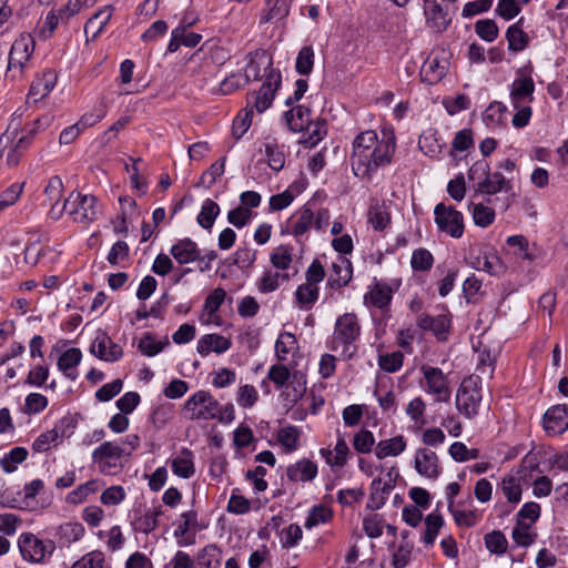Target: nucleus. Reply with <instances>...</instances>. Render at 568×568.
<instances>
[{
  "instance_id": "1",
  "label": "nucleus",
  "mask_w": 568,
  "mask_h": 568,
  "mask_svg": "<svg viewBox=\"0 0 568 568\" xmlns=\"http://www.w3.org/2000/svg\"><path fill=\"white\" fill-rule=\"evenodd\" d=\"M395 150L396 138L392 130L383 131L382 138L373 130L361 132L353 141V173L359 179L371 180L378 169L390 164Z\"/></svg>"
},
{
  "instance_id": "2",
  "label": "nucleus",
  "mask_w": 568,
  "mask_h": 568,
  "mask_svg": "<svg viewBox=\"0 0 568 568\" xmlns=\"http://www.w3.org/2000/svg\"><path fill=\"white\" fill-rule=\"evenodd\" d=\"M64 213L79 224L88 225L95 221L100 214L98 200L91 194L71 192L61 206L53 205L48 212L50 219L59 220Z\"/></svg>"
},
{
  "instance_id": "3",
  "label": "nucleus",
  "mask_w": 568,
  "mask_h": 568,
  "mask_svg": "<svg viewBox=\"0 0 568 568\" xmlns=\"http://www.w3.org/2000/svg\"><path fill=\"white\" fill-rule=\"evenodd\" d=\"M483 399L481 381L479 376L464 378L455 398L457 410L466 418L471 419L478 415Z\"/></svg>"
},
{
  "instance_id": "4",
  "label": "nucleus",
  "mask_w": 568,
  "mask_h": 568,
  "mask_svg": "<svg viewBox=\"0 0 568 568\" xmlns=\"http://www.w3.org/2000/svg\"><path fill=\"white\" fill-rule=\"evenodd\" d=\"M359 334L361 326L357 316L354 313H345L336 320L331 348L335 352L342 348V353L351 357L349 348Z\"/></svg>"
},
{
  "instance_id": "5",
  "label": "nucleus",
  "mask_w": 568,
  "mask_h": 568,
  "mask_svg": "<svg viewBox=\"0 0 568 568\" xmlns=\"http://www.w3.org/2000/svg\"><path fill=\"white\" fill-rule=\"evenodd\" d=\"M183 412L189 419H214L220 414V404L206 390H199L194 393L184 403Z\"/></svg>"
},
{
  "instance_id": "6",
  "label": "nucleus",
  "mask_w": 568,
  "mask_h": 568,
  "mask_svg": "<svg viewBox=\"0 0 568 568\" xmlns=\"http://www.w3.org/2000/svg\"><path fill=\"white\" fill-rule=\"evenodd\" d=\"M125 447L119 443L104 442L92 453V460L98 465L100 473L106 475L116 474L122 469V457L125 456Z\"/></svg>"
},
{
  "instance_id": "7",
  "label": "nucleus",
  "mask_w": 568,
  "mask_h": 568,
  "mask_svg": "<svg viewBox=\"0 0 568 568\" xmlns=\"http://www.w3.org/2000/svg\"><path fill=\"white\" fill-rule=\"evenodd\" d=\"M419 371L423 376L422 386L424 387L425 393L432 395L436 403L448 402L452 395V389L449 381L443 371L430 365H422Z\"/></svg>"
},
{
  "instance_id": "8",
  "label": "nucleus",
  "mask_w": 568,
  "mask_h": 568,
  "mask_svg": "<svg viewBox=\"0 0 568 568\" xmlns=\"http://www.w3.org/2000/svg\"><path fill=\"white\" fill-rule=\"evenodd\" d=\"M449 52L444 48H435L430 51L420 68V78L428 84L439 82L449 68Z\"/></svg>"
},
{
  "instance_id": "9",
  "label": "nucleus",
  "mask_w": 568,
  "mask_h": 568,
  "mask_svg": "<svg viewBox=\"0 0 568 568\" xmlns=\"http://www.w3.org/2000/svg\"><path fill=\"white\" fill-rule=\"evenodd\" d=\"M435 223L440 232L454 239H460L464 234V216L454 206L439 203L434 209Z\"/></svg>"
},
{
  "instance_id": "10",
  "label": "nucleus",
  "mask_w": 568,
  "mask_h": 568,
  "mask_svg": "<svg viewBox=\"0 0 568 568\" xmlns=\"http://www.w3.org/2000/svg\"><path fill=\"white\" fill-rule=\"evenodd\" d=\"M19 548L23 559L31 562H43L47 556H51L55 549V542H44L32 534L20 536Z\"/></svg>"
},
{
  "instance_id": "11",
  "label": "nucleus",
  "mask_w": 568,
  "mask_h": 568,
  "mask_svg": "<svg viewBox=\"0 0 568 568\" xmlns=\"http://www.w3.org/2000/svg\"><path fill=\"white\" fill-rule=\"evenodd\" d=\"M424 16L427 28L436 33L445 32L452 23L448 4L442 0H424Z\"/></svg>"
},
{
  "instance_id": "12",
  "label": "nucleus",
  "mask_w": 568,
  "mask_h": 568,
  "mask_svg": "<svg viewBox=\"0 0 568 568\" xmlns=\"http://www.w3.org/2000/svg\"><path fill=\"white\" fill-rule=\"evenodd\" d=\"M280 84V72L271 70L260 90L252 95L246 108L252 109V111L256 110L258 113L267 110L273 103L275 92Z\"/></svg>"
},
{
  "instance_id": "13",
  "label": "nucleus",
  "mask_w": 568,
  "mask_h": 568,
  "mask_svg": "<svg viewBox=\"0 0 568 568\" xmlns=\"http://www.w3.org/2000/svg\"><path fill=\"white\" fill-rule=\"evenodd\" d=\"M413 466L419 476L429 480H436L443 470L437 454L428 447L415 450Z\"/></svg>"
},
{
  "instance_id": "14",
  "label": "nucleus",
  "mask_w": 568,
  "mask_h": 568,
  "mask_svg": "<svg viewBox=\"0 0 568 568\" xmlns=\"http://www.w3.org/2000/svg\"><path fill=\"white\" fill-rule=\"evenodd\" d=\"M34 50V40L29 33H22L18 37L10 50L8 70L12 71L17 69L19 72L22 71L26 63L29 61Z\"/></svg>"
},
{
  "instance_id": "15",
  "label": "nucleus",
  "mask_w": 568,
  "mask_h": 568,
  "mask_svg": "<svg viewBox=\"0 0 568 568\" xmlns=\"http://www.w3.org/2000/svg\"><path fill=\"white\" fill-rule=\"evenodd\" d=\"M90 352L98 358L105 362H116L123 355V349L114 343L105 333H98L90 345Z\"/></svg>"
},
{
  "instance_id": "16",
  "label": "nucleus",
  "mask_w": 568,
  "mask_h": 568,
  "mask_svg": "<svg viewBox=\"0 0 568 568\" xmlns=\"http://www.w3.org/2000/svg\"><path fill=\"white\" fill-rule=\"evenodd\" d=\"M544 429L550 436L565 433L568 429V406L550 407L544 415Z\"/></svg>"
},
{
  "instance_id": "17",
  "label": "nucleus",
  "mask_w": 568,
  "mask_h": 568,
  "mask_svg": "<svg viewBox=\"0 0 568 568\" xmlns=\"http://www.w3.org/2000/svg\"><path fill=\"white\" fill-rule=\"evenodd\" d=\"M271 65L272 58L267 54V52L262 49L255 50L247 55V63L245 73L243 75L247 83L252 80H260L271 68Z\"/></svg>"
},
{
  "instance_id": "18",
  "label": "nucleus",
  "mask_w": 568,
  "mask_h": 568,
  "mask_svg": "<svg viewBox=\"0 0 568 568\" xmlns=\"http://www.w3.org/2000/svg\"><path fill=\"white\" fill-rule=\"evenodd\" d=\"M535 83L530 77L520 73L511 83L510 102L513 106L530 104L534 100Z\"/></svg>"
},
{
  "instance_id": "19",
  "label": "nucleus",
  "mask_w": 568,
  "mask_h": 568,
  "mask_svg": "<svg viewBox=\"0 0 568 568\" xmlns=\"http://www.w3.org/2000/svg\"><path fill=\"white\" fill-rule=\"evenodd\" d=\"M317 464L307 458H302L286 468V477L293 483H310L317 476Z\"/></svg>"
},
{
  "instance_id": "20",
  "label": "nucleus",
  "mask_w": 568,
  "mask_h": 568,
  "mask_svg": "<svg viewBox=\"0 0 568 568\" xmlns=\"http://www.w3.org/2000/svg\"><path fill=\"white\" fill-rule=\"evenodd\" d=\"M511 178L505 176L500 171L488 172L481 183L476 184V193L495 195L500 192H509L513 189Z\"/></svg>"
},
{
  "instance_id": "21",
  "label": "nucleus",
  "mask_w": 568,
  "mask_h": 568,
  "mask_svg": "<svg viewBox=\"0 0 568 568\" xmlns=\"http://www.w3.org/2000/svg\"><path fill=\"white\" fill-rule=\"evenodd\" d=\"M41 122L42 119L36 120L33 125L27 131V133L20 136L10 145L6 155V161L8 165L16 166L20 162L22 154L31 144L33 136L36 135L38 129L41 125Z\"/></svg>"
},
{
  "instance_id": "22",
  "label": "nucleus",
  "mask_w": 568,
  "mask_h": 568,
  "mask_svg": "<svg viewBox=\"0 0 568 568\" xmlns=\"http://www.w3.org/2000/svg\"><path fill=\"white\" fill-rule=\"evenodd\" d=\"M57 75L53 71L48 70L40 77H37L31 83L29 93L27 95V103L39 102L45 98L55 87Z\"/></svg>"
},
{
  "instance_id": "23",
  "label": "nucleus",
  "mask_w": 568,
  "mask_h": 568,
  "mask_svg": "<svg viewBox=\"0 0 568 568\" xmlns=\"http://www.w3.org/2000/svg\"><path fill=\"white\" fill-rule=\"evenodd\" d=\"M85 528L77 521H68L59 525L55 529V539L60 548H69L84 536Z\"/></svg>"
},
{
  "instance_id": "24",
  "label": "nucleus",
  "mask_w": 568,
  "mask_h": 568,
  "mask_svg": "<svg viewBox=\"0 0 568 568\" xmlns=\"http://www.w3.org/2000/svg\"><path fill=\"white\" fill-rule=\"evenodd\" d=\"M284 120L293 132L310 130L312 124L311 110L304 105L292 106L284 113Z\"/></svg>"
},
{
  "instance_id": "25",
  "label": "nucleus",
  "mask_w": 568,
  "mask_h": 568,
  "mask_svg": "<svg viewBox=\"0 0 568 568\" xmlns=\"http://www.w3.org/2000/svg\"><path fill=\"white\" fill-rule=\"evenodd\" d=\"M231 345V341L222 335L206 334L197 341L196 351L201 356L205 357L211 352L217 354L225 353L230 349Z\"/></svg>"
},
{
  "instance_id": "26",
  "label": "nucleus",
  "mask_w": 568,
  "mask_h": 568,
  "mask_svg": "<svg viewBox=\"0 0 568 568\" xmlns=\"http://www.w3.org/2000/svg\"><path fill=\"white\" fill-rule=\"evenodd\" d=\"M81 359L82 352L80 348H68L58 358V369L62 372L67 378L75 381L78 378L77 366L80 364Z\"/></svg>"
},
{
  "instance_id": "27",
  "label": "nucleus",
  "mask_w": 568,
  "mask_h": 568,
  "mask_svg": "<svg viewBox=\"0 0 568 568\" xmlns=\"http://www.w3.org/2000/svg\"><path fill=\"white\" fill-rule=\"evenodd\" d=\"M407 440L403 435H396L388 439H383L375 446V456L382 460L387 457H396L406 450Z\"/></svg>"
},
{
  "instance_id": "28",
  "label": "nucleus",
  "mask_w": 568,
  "mask_h": 568,
  "mask_svg": "<svg viewBox=\"0 0 568 568\" xmlns=\"http://www.w3.org/2000/svg\"><path fill=\"white\" fill-rule=\"evenodd\" d=\"M320 455L332 468H342L346 465L349 456V448L343 437H339L336 442L334 450L329 448H321Z\"/></svg>"
},
{
  "instance_id": "29",
  "label": "nucleus",
  "mask_w": 568,
  "mask_h": 568,
  "mask_svg": "<svg viewBox=\"0 0 568 568\" xmlns=\"http://www.w3.org/2000/svg\"><path fill=\"white\" fill-rule=\"evenodd\" d=\"M367 221L374 231H384L392 221L389 206L385 202L372 204L367 211Z\"/></svg>"
},
{
  "instance_id": "30",
  "label": "nucleus",
  "mask_w": 568,
  "mask_h": 568,
  "mask_svg": "<svg viewBox=\"0 0 568 568\" xmlns=\"http://www.w3.org/2000/svg\"><path fill=\"white\" fill-rule=\"evenodd\" d=\"M171 254L179 264H189L200 257V250L195 242L183 239L171 247Z\"/></svg>"
},
{
  "instance_id": "31",
  "label": "nucleus",
  "mask_w": 568,
  "mask_h": 568,
  "mask_svg": "<svg viewBox=\"0 0 568 568\" xmlns=\"http://www.w3.org/2000/svg\"><path fill=\"white\" fill-rule=\"evenodd\" d=\"M114 7L111 4L104 6L98 12H95L85 23L84 33L88 37L89 33L92 34V39L99 37V34L104 30L105 26L111 20L113 14Z\"/></svg>"
},
{
  "instance_id": "32",
  "label": "nucleus",
  "mask_w": 568,
  "mask_h": 568,
  "mask_svg": "<svg viewBox=\"0 0 568 568\" xmlns=\"http://www.w3.org/2000/svg\"><path fill=\"white\" fill-rule=\"evenodd\" d=\"M352 278V264L348 260L339 257L337 262L333 263L332 272L328 277V285L331 287L341 288L349 283Z\"/></svg>"
},
{
  "instance_id": "33",
  "label": "nucleus",
  "mask_w": 568,
  "mask_h": 568,
  "mask_svg": "<svg viewBox=\"0 0 568 568\" xmlns=\"http://www.w3.org/2000/svg\"><path fill=\"white\" fill-rule=\"evenodd\" d=\"M418 326L424 331L433 332L438 339H445L449 327V320L446 315H420L417 321Z\"/></svg>"
},
{
  "instance_id": "34",
  "label": "nucleus",
  "mask_w": 568,
  "mask_h": 568,
  "mask_svg": "<svg viewBox=\"0 0 568 568\" xmlns=\"http://www.w3.org/2000/svg\"><path fill=\"white\" fill-rule=\"evenodd\" d=\"M172 471L182 478H190L194 475L195 468L193 463V454L184 448L171 462Z\"/></svg>"
},
{
  "instance_id": "35",
  "label": "nucleus",
  "mask_w": 568,
  "mask_h": 568,
  "mask_svg": "<svg viewBox=\"0 0 568 568\" xmlns=\"http://www.w3.org/2000/svg\"><path fill=\"white\" fill-rule=\"evenodd\" d=\"M294 0H266L267 12L261 18V23L277 22L285 19Z\"/></svg>"
},
{
  "instance_id": "36",
  "label": "nucleus",
  "mask_w": 568,
  "mask_h": 568,
  "mask_svg": "<svg viewBox=\"0 0 568 568\" xmlns=\"http://www.w3.org/2000/svg\"><path fill=\"white\" fill-rule=\"evenodd\" d=\"M295 302L301 310L310 311L320 296V287L303 283L295 291Z\"/></svg>"
},
{
  "instance_id": "37",
  "label": "nucleus",
  "mask_w": 568,
  "mask_h": 568,
  "mask_svg": "<svg viewBox=\"0 0 568 568\" xmlns=\"http://www.w3.org/2000/svg\"><path fill=\"white\" fill-rule=\"evenodd\" d=\"M314 213L307 206H303L291 222L290 232L295 236H301L308 232L313 225Z\"/></svg>"
},
{
  "instance_id": "38",
  "label": "nucleus",
  "mask_w": 568,
  "mask_h": 568,
  "mask_svg": "<svg viewBox=\"0 0 568 568\" xmlns=\"http://www.w3.org/2000/svg\"><path fill=\"white\" fill-rule=\"evenodd\" d=\"M444 526V519L438 513H430L425 518V530L422 535V541L426 547L433 546L435 539Z\"/></svg>"
},
{
  "instance_id": "39",
  "label": "nucleus",
  "mask_w": 568,
  "mask_h": 568,
  "mask_svg": "<svg viewBox=\"0 0 568 568\" xmlns=\"http://www.w3.org/2000/svg\"><path fill=\"white\" fill-rule=\"evenodd\" d=\"M365 300L372 305L383 308L387 306L392 300V290L387 284L376 283L369 288V292L365 295Z\"/></svg>"
},
{
  "instance_id": "40",
  "label": "nucleus",
  "mask_w": 568,
  "mask_h": 568,
  "mask_svg": "<svg viewBox=\"0 0 568 568\" xmlns=\"http://www.w3.org/2000/svg\"><path fill=\"white\" fill-rule=\"evenodd\" d=\"M499 488L509 503L518 504L520 501L523 489L518 477L514 475L505 476Z\"/></svg>"
},
{
  "instance_id": "41",
  "label": "nucleus",
  "mask_w": 568,
  "mask_h": 568,
  "mask_svg": "<svg viewBox=\"0 0 568 568\" xmlns=\"http://www.w3.org/2000/svg\"><path fill=\"white\" fill-rule=\"evenodd\" d=\"M296 347L297 341L294 334L288 332L281 333L275 343V356L280 362H285L288 354L294 352Z\"/></svg>"
},
{
  "instance_id": "42",
  "label": "nucleus",
  "mask_w": 568,
  "mask_h": 568,
  "mask_svg": "<svg viewBox=\"0 0 568 568\" xmlns=\"http://www.w3.org/2000/svg\"><path fill=\"white\" fill-rule=\"evenodd\" d=\"M219 214V204L211 199H206L202 204L196 221L203 229L211 230Z\"/></svg>"
},
{
  "instance_id": "43",
  "label": "nucleus",
  "mask_w": 568,
  "mask_h": 568,
  "mask_svg": "<svg viewBox=\"0 0 568 568\" xmlns=\"http://www.w3.org/2000/svg\"><path fill=\"white\" fill-rule=\"evenodd\" d=\"M333 518V511L325 505L314 506L307 514L304 523L306 529H312L321 524H326Z\"/></svg>"
},
{
  "instance_id": "44",
  "label": "nucleus",
  "mask_w": 568,
  "mask_h": 568,
  "mask_svg": "<svg viewBox=\"0 0 568 568\" xmlns=\"http://www.w3.org/2000/svg\"><path fill=\"white\" fill-rule=\"evenodd\" d=\"M425 412L426 403L420 396L410 399L405 408V414L418 428L426 424Z\"/></svg>"
},
{
  "instance_id": "45",
  "label": "nucleus",
  "mask_w": 568,
  "mask_h": 568,
  "mask_svg": "<svg viewBox=\"0 0 568 568\" xmlns=\"http://www.w3.org/2000/svg\"><path fill=\"white\" fill-rule=\"evenodd\" d=\"M28 457V450L24 447H14L0 459V465L6 473H13L18 465L22 464Z\"/></svg>"
},
{
  "instance_id": "46",
  "label": "nucleus",
  "mask_w": 568,
  "mask_h": 568,
  "mask_svg": "<svg viewBox=\"0 0 568 568\" xmlns=\"http://www.w3.org/2000/svg\"><path fill=\"white\" fill-rule=\"evenodd\" d=\"M106 103L104 98H102L99 105L94 106L91 111L85 112L77 122V125L81 128V131H84L100 122L106 115Z\"/></svg>"
},
{
  "instance_id": "47",
  "label": "nucleus",
  "mask_w": 568,
  "mask_h": 568,
  "mask_svg": "<svg viewBox=\"0 0 568 568\" xmlns=\"http://www.w3.org/2000/svg\"><path fill=\"white\" fill-rule=\"evenodd\" d=\"M293 260V247L288 245H280L275 247L270 256L271 264L282 271L290 268Z\"/></svg>"
},
{
  "instance_id": "48",
  "label": "nucleus",
  "mask_w": 568,
  "mask_h": 568,
  "mask_svg": "<svg viewBox=\"0 0 568 568\" xmlns=\"http://www.w3.org/2000/svg\"><path fill=\"white\" fill-rule=\"evenodd\" d=\"M286 397L291 402H297L306 392L305 375L300 372H294L287 383Z\"/></svg>"
},
{
  "instance_id": "49",
  "label": "nucleus",
  "mask_w": 568,
  "mask_h": 568,
  "mask_svg": "<svg viewBox=\"0 0 568 568\" xmlns=\"http://www.w3.org/2000/svg\"><path fill=\"white\" fill-rule=\"evenodd\" d=\"M507 266L503 260L494 252L483 253V266L481 271L493 275L501 276L506 273Z\"/></svg>"
},
{
  "instance_id": "50",
  "label": "nucleus",
  "mask_w": 568,
  "mask_h": 568,
  "mask_svg": "<svg viewBox=\"0 0 568 568\" xmlns=\"http://www.w3.org/2000/svg\"><path fill=\"white\" fill-rule=\"evenodd\" d=\"M300 430L295 426H285L277 432V440L287 453L297 449Z\"/></svg>"
},
{
  "instance_id": "51",
  "label": "nucleus",
  "mask_w": 568,
  "mask_h": 568,
  "mask_svg": "<svg viewBox=\"0 0 568 568\" xmlns=\"http://www.w3.org/2000/svg\"><path fill=\"white\" fill-rule=\"evenodd\" d=\"M162 515L163 510L161 506L148 509L141 517L138 518L136 529L145 534L154 530L158 526V519Z\"/></svg>"
},
{
  "instance_id": "52",
  "label": "nucleus",
  "mask_w": 568,
  "mask_h": 568,
  "mask_svg": "<svg viewBox=\"0 0 568 568\" xmlns=\"http://www.w3.org/2000/svg\"><path fill=\"white\" fill-rule=\"evenodd\" d=\"M486 548L498 556L504 555L508 548L505 535L499 530H493L484 537Z\"/></svg>"
},
{
  "instance_id": "53",
  "label": "nucleus",
  "mask_w": 568,
  "mask_h": 568,
  "mask_svg": "<svg viewBox=\"0 0 568 568\" xmlns=\"http://www.w3.org/2000/svg\"><path fill=\"white\" fill-rule=\"evenodd\" d=\"M222 560V552L215 545L205 546L199 555L201 568H219Z\"/></svg>"
},
{
  "instance_id": "54",
  "label": "nucleus",
  "mask_w": 568,
  "mask_h": 568,
  "mask_svg": "<svg viewBox=\"0 0 568 568\" xmlns=\"http://www.w3.org/2000/svg\"><path fill=\"white\" fill-rule=\"evenodd\" d=\"M281 546L285 549L295 547L303 538V530L297 524H291L283 528L280 534Z\"/></svg>"
},
{
  "instance_id": "55",
  "label": "nucleus",
  "mask_w": 568,
  "mask_h": 568,
  "mask_svg": "<svg viewBox=\"0 0 568 568\" xmlns=\"http://www.w3.org/2000/svg\"><path fill=\"white\" fill-rule=\"evenodd\" d=\"M99 489L98 480H89L80 486H78L74 490L68 494L67 501L69 504H80L84 501L89 495L94 494Z\"/></svg>"
},
{
  "instance_id": "56",
  "label": "nucleus",
  "mask_w": 568,
  "mask_h": 568,
  "mask_svg": "<svg viewBox=\"0 0 568 568\" xmlns=\"http://www.w3.org/2000/svg\"><path fill=\"white\" fill-rule=\"evenodd\" d=\"M166 345H169L168 341H156L152 334L148 333L140 338L138 348L145 356H155L162 352Z\"/></svg>"
},
{
  "instance_id": "57",
  "label": "nucleus",
  "mask_w": 568,
  "mask_h": 568,
  "mask_svg": "<svg viewBox=\"0 0 568 568\" xmlns=\"http://www.w3.org/2000/svg\"><path fill=\"white\" fill-rule=\"evenodd\" d=\"M71 568H106L104 554L92 550L73 562Z\"/></svg>"
},
{
  "instance_id": "58",
  "label": "nucleus",
  "mask_w": 568,
  "mask_h": 568,
  "mask_svg": "<svg viewBox=\"0 0 568 568\" xmlns=\"http://www.w3.org/2000/svg\"><path fill=\"white\" fill-rule=\"evenodd\" d=\"M24 183H13L0 193V212L12 206L21 197Z\"/></svg>"
},
{
  "instance_id": "59",
  "label": "nucleus",
  "mask_w": 568,
  "mask_h": 568,
  "mask_svg": "<svg viewBox=\"0 0 568 568\" xmlns=\"http://www.w3.org/2000/svg\"><path fill=\"white\" fill-rule=\"evenodd\" d=\"M48 398L40 393H30L24 399L22 412L28 415H36L48 407Z\"/></svg>"
},
{
  "instance_id": "60",
  "label": "nucleus",
  "mask_w": 568,
  "mask_h": 568,
  "mask_svg": "<svg viewBox=\"0 0 568 568\" xmlns=\"http://www.w3.org/2000/svg\"><path fill=\"white\" fill-rule=\"evenodd\" d=\"M508 48L513 51H521L528 42L527 34L519 28L518 23L510 26L506 32Z\"/></svg>"
},
{
  "instance_id": "61",
  "label": "nucleus",
  "mask_w": 568,
  "mask_h": 568,
  "mask_svg": "<svg viewBox=\"0 0 568 568\" xmlns=\"http://www.w3.org/2000/svg\"><path fill=\"white\" fill-rule=\"evenodd\" d=\"M265 146V155L267 158L268 165L274 171H280L285 165V154L283 150L273 142H267L264 144Z\"/></svg>"
},
{
  "instance_id": "62",
  "label": "nucleus",
  "mask_w": 568,
  "mask_h": 568,
  "mask_svg": "<svg viewBox=\"0 0 568 568\" xmlns=\"http://www.w3.org/2000/svg\"><path fill=\"white\" fill-rule=\"evenodd\" d=\"M387 489L382 485V480L379 478L374 479L371 485V494L367 501V507L369 509H378L381 508L386 499Z\"/></svg>"
},
{
  "instance_id": "63",
  "label": "nucleus",
  "mask_w": 568,
  "mask_h": 568,
  "mask_svg": "<svg viewBox=\"0 0 568 568\" xmlns=\"http://www.w3.org/2000/svg\"><path fill=\"white\" fill-rule=\"evenodd\" d=\"M475 31L479 38L493 42L498 37V27L494 20L483 19L475 23Z\"/></svg>"
},
{
  "instance_id": "64",
  "label": "nucleus",
  "mask_w": 568,
  "mask_h": 568,
  "mask_svg": "<svg viewBox=\"0 0 568 568\" xmlns=\"http://www.w3.org/2000/svg\"><path fill=\"white\" fill-rule=\"evenodd\" d=\"M374 444H375V438L371 430L362 429L354 435L353 446H354L355 450L361 454L371 453Z\"/></svg>"
}]
</instances>
